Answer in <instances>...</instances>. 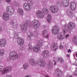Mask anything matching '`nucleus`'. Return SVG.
I'll list each match as a JSON object with an SVG mask.
<instances>
[{"instance_id": "nucleus-2", "label": "nucleus", "mask_w": 77, "mask_h": 77, "mask_svg": "<svg viewBox=\"0 0 77 77\" xmlns=\"http://www.w3.org/2000/svg\"><path fill=\"white\" fill-rule=\"evenodd\" d=\"M31 24V22L29 20H26L25 22H23L20 25V27H21L23 32H26L27 30V26H29Z\"/></svg>"}, {"instance_id": "nucleus-44", "label": "nucleus", "mask_w": 77, "mask_h": 77, "mask_svg": "<svg viewBox=\"0 0 77 77\" xmlns=\"http://www.w3.org/2000/svg\"><path fill=\"white\" fill-rule=\"evenodd\" d=\"M6 77H12V75H7Z\"/></svg>"}, {"instance_id": "nucleus-33", "label": "nucleus", "mask_w": 77, "mask_h": 77, "mask_svg": "<svg viewBox=\"0 0 77 77\" xmlns=\"http://www.w3.org/2000/svg\"><path fill=\"white\" fill-rule=\"evenodd\" d=\"M58 61L60 62L61 63H63L64 62L63 59L62 58H58Z\"/></svg>"}, {"instance_id": "nucleus-26", "label": "nucleus", "mask_w": 77, "mask_h": 77, "mask_svg": "<svg viewBox=\"0 0 77 77\" xmlns=\"http://www.w3.org/2000/svg\"><path fill=\"white\" fill-rule=\"evenodd\" d=\"M47 20L49 23H51V17L50 14H48L46 17Z\"/></svg>"}, {"instance_id": "nucleus-58", "label": "nucleus", "mask_w": 77, "mask_h": 77, "mask_svg": "<svg viewBox=\"0 0 77 77\" xmlns=\"http://www.w3.org/2000/svg\"><path fill=\"white\" fill-rule=\"evenodd\" d=\"M43 27H44V29H45V28H46V27H47V26H43Z\"/></svg>"}, {"instance_id": "nucleus-19", "label": "nucleus", "mask_w": 77, "mask_h": 77, "mask_svg": "<svg viewBox=\"0 0 77 77\" xmlns=\"http://www.w3.org/2000/svg\"><path fill=\"white\" fill-rule=\"evenodd\" d=\"M3 17L4 20L5 21H8L9 20V15L6 12H3Z\"/></svg>"}, {"instance_id": "nucleus-61", "label": "nucleus", "mask_w": 77, "mask_h": 77, "mask_svg": "<svg viewBox=\"0 0 77 77\" xmlns=\"http://www.w3.org/2000/svg\"><path fill=\"white\" fill-rule=\"evenodd\" d=\"M76 60H77V59H76Z\"/></svg>"}, {"instance_id": "nucleus-5", "label": "nucleus", "mask_w": 77, "mask_h": 77, "mask_svg": "<svg viewBox=\"0 0 77 77\" xmlns=\"http://www.w3.org/2000/svg\"><path fill=\"white\" fill-rule=\"evenodd\" d=\"M10 56V58L12 60H16L18 58V55L17 54V53L15 51L11 52L9 54Z\"/></svg>"}, {"instance_id": "nucleus-11", "label": "nucleus", "mask_w": 77, "mask_h": 77, "mask_svg": "<svg viewBox=\"0 0 77 77\" xmlns=\"http://www.w3.org/2000/svg\"><path fill=\"white\" fill-rule=\"evenodd\" d=\"M7 13L10 15H12L14 14V9H12V8L11 6H8L7 8Z\"/></svg>"}, {"instance_id": "nucleus-18", "label": "nucleus", "mask_w": 77, "mask_h": 77, "mask_svg": "<svg viewBox=\"0 0 77 77\" xmlns=\"http://www.w3.org/2000/svg\"><path fill=\"white\" fill-rule=\"evenodd\" d=\"M70 8L72 11H75L76 8V5L74 2H71L70 4Z\"/></svg>"}, {"instance_id": "nucleus-12", "label": "nucleus", "mask_w": 77, "mask_h": 77, "mask_svg": "<svg viewBox=\"0 0 77 77\" xmlns=\"http://www.w3.org/2000/svg\"><path fill=\"white\" fill-rule=\"evenodd\" d=\"M62 3L64 7H68L69 5V0H62Z\"/></svg>"}, {"instance_id": "nucleus-17", "label": "nucleus", "mask_w": 77, "mask_h": 77, "mask_svg": "<svg viewBox=\"0 0 77 77\" xmlns=\"http://www.w3.org/2000/svg\"><path fill=\"white\" fill-rule=\"evenodd\" d=\"M6 41L5 39H0V47H5L6 45Z\"/></svg>"}, {"instance_id": "nucleus-16", "label": "nucleus", "mask_w": 77, "mask_h": 77, "mask_svg": "<svg viewBox=\"0 0 77 77\" xmlns=\"http://www.w3.org/2000/svg\"><path fill=\"white\" fill-rule=\"evenodd\" d=\"M37 17L38 18H42L44 17V14L40 11H38L36 12Z\"/></svg>"}, {"instance_id": "nucleus-42", "label": "nucleus", "mask_w": 77, "mask_h": 77, "mask_svg": "<svg viewBox=\"0 0 77 77\" xmlns=\"http://www.w3.org/2000/svg\"><path fill=\"white\" fill-rule=\"evenodd\" d=\"M0 52H1V53H2V54H4L5 51H4V50H2L0 51Z\"/></svg>"}, {"instance_id": "nucleus-38", "label": "nucleus", "mask_w": 77, "mask_h": 77, "mask_svg": "<svg viewBox=\"0 0 77 77\" xmlns=\"http://www.w3.org/2000/svg\"><path fill=\"white\" fill-rule=\"evenodd\" d=\"M73 75L75 76H77V69L75 70V71L73 72Z\"/></svg>"}, {"instance_id": "nucleus-31", "label": "nucleus", "mask_w": 77, "mask_h": 77, "mask_svg": "<svg viewBox=\"0 0 77 77\" xmlns=\"http://www.w3.org/2000/svg\"><path fill=\"white\" fill-rule=\"evenodd\" d=\"M18 12L20 13V14L22 15L24 13V11L21 8L19 9L18 10Z\"/></svg>"}, {"instance_id": "nucleus-35", "label": "nucleus", "mask_w": 77, "mask_h": 77, "mask_svg": "<svg viewBox=\"0 0 77 77\" xmlns=\"http://www.w3.org/2000/svg\"><path fill=\"white\" fill-rule=\"evenodd\" d=\"M14 39H18V35L17 34V33L14 32Z\"/></svg>"}, {"instance_id": "nucleus-15", "label": "nucleus", "mask_w": 77, "mask_h": 77, "mask_svg": "<svg viewBox=\"0 0 77 77\" xmlns=\"http://www.w3.org/2000/svg\"><path fill=\"white\" fill-rule=\"evenodd\" d=\"M42 54L44 58L46 59V58H47L49 56V52L47 50L44 51L42 53Z\"/></svg>"}, {"instance_id": "nucleus-25", "label": "nucleus", "mask_w": 77, "mask_h": 77, "mask_svg": "<svg viewBox=\"0 0 77 77\" xmlns=\"http://www.w3.org/2000/svg\"><path fill=\"white\" fill-rule=\"evenodd\" d=\"M72 41L75 44L77 45V35L73 36Z\"/></svg>"}, {"instance_id": "nucleus-8", "label": "nucleus", "mask_w": 77, "mask_h": 77, "mask_svg": "<svg viewBox=\"0 0 77 77\" xmlns=\"http://www.w3.org/2000/svg\"><path fill=\"white\" fill-rule=\"evenodd\" d=\"M32 26L35 29H38L39 27L40 24L38 20H33L32 22Z\"/></svg>"}, {"instance_id": "nucleus-29", "label": "nucleus", "mask_w": 77, "mask_h": 77, "mask_svg": "<svg viewBox=\"0 0 77 77\" xmlns=\"http://www.w3.org/2000/svg\"><path fill=\"white\" fill-rule=\"evenodd\" d=\"M23 66L24 69L26 70L29 67V64L27 63H26Z\"/></svg>"}, {"instance_id": "nucleus-60", "label": "nucleus", "mask_w": 77, "mask_h": 77, "mask_svg": "<svg viewBox=\"0 0 77 77\" xmlns=\"http://www.w3.org/2000/svg\"><path fill=\"white\" fill-rule=\"evenodd\" d=\"M76 57H77V53L76 52Z\"/></svg>"}, {"instance_id": "nucleus-4", "label": "nucleus", "mask_w": 77, "mask_h": 77, "mask_svg": "<svg viewBox=\"0 0 77 77\" xmlns=\"http://www.w3.org/2000/svg\"><path fill=\"white\" fill-rule=\"evenodd\" d=\"M11 71H12V67L11 66L6 67L4 69L3 67L0 66V72H2L4 74H6V73Z\"/></svg>"}, {"instance_id": "nucleus-52", "label": "nucleus", "mask_w": 77, "mask_h": 77, "mask_svg": "<svg viewBox=\"0 0 77 77\" xmlns=\"http://www.w3.org/2000/svg\"><path fill=\"white\" fill-rule=\"evenodd\" d=\"M66 77H72V76H69L68 75H67L66 76Z\"/></svg>"}, {"instance_id": "nucleus-6", "label": "nucleus", "mask_w": 77, "mask_h": 77, "mask_svg": "<svg viewBox=\"0 0 77 77\" xmlns=\"http://www.w3.org/2000/svg\"><path fill=\"white\" fill-rule=\"evenodd\" d=\"M60 30V28L58 26H55L52 27V32L54 35H57V34H58Z\"/></svg>"}, {"instance_id": "nucleus-55", "label": "nucleus", "mask_w": 77, "mask_h": 77, "mask_svg": "<svg viewBox=\"0 0 77 77\" xmlns=\"http://www.w3.org/2000/svg\"><path fill=\"white\" fill-rule=\"evenodd\" d=\"M2 60V58L0 57V62H1V61Z\"/></svg>"}, {"instance_id": "nucleus-24", "label": "nucleus", "mask_w": 77, "mask_h": 77, "mask_svg": "<svg viewBox=\"0 0 77 77\" xmlns=\"http://www.w3.org/2000/svg\"><path fill=\"white\" fill-rule=\"evenodd\" d=\"M67 14L68 15V16L70 17L71 18H72L73 17L72 16V12L70 10H68L67 11Z\"/></svg>"}, {"instance_id": "nucleus-43", "label": "nucleus", "mask_w": 77, "mask_h": 77, "mask_svg": "<svg viewBox=\"0 0 77 77\" xmlns=\"http://www.w3.org/2000/svg\"><path fill=\"white\" fill-rule=\"evenodd\" d=\"M14 21L13 20H11L10 23L11 24H14Z\"/></svg>"}, {"instance_id": "nucleus-23", "label": "nucleus", "mask_w": 77, "mask_h": 77, "mask_svg": "<svg viewBox=\"0 0 77 77\" xmlns=\"http://www.w3.org/2000/svg\"><path fill=\"white\" fill-rule=\"evenodd\" d=\"M53 67V64L52 61L49 62L48 64V67L49 69H51Z\"/></svg>"}, {"instance_id": "nucleus-21", "label": "nucleus", "mask_w": 77, "mask_h": 77, "mask_svg": "<svg viewBox=\"0 0 77 77\" xmlns=\"http://www.w3.org/2000/svg\"><path fill=\"white\" fill-rule=\"evenodd\" d=\"M42 35L44 38H48V35L47 30H45L43 31L42 32Z\"/></svg>"}, {"instance_id": "nucleus-22", "label": "nucleus", "mask_w": 77, "mask_h": 77, "mask_svg": "<svg viewBox=\"0 0 77 77\" xmlns=\"http://www.w3.org/2000/svg\"><path fill=\"white\" fill-rule=\"evenodd\" d=\"M29 63L32 65H33L34 66H35L36 65V61L33 59H30L29 61Z\"/></svg>"}, {"instance_id": "nucleus-37", "label": "nucleus", "mask_w": 77, "mask_h": 77, "mask_svg": "<svg viewBox=\"0 0 77 77\" xmlns=\"http://www.w3.org/2000/svg\"><path fill=\"white\" fill-rule=\"evenodd\" d=\"M63 68L64 70H67L68 68V66L66 65H64Z\"/></svg>"}, {"instance_id": "nucleus-30", "label": "nucleus", "mask_w": 77, "mask_h": 77, "mask_svg": "<svg viewBox=\"0 0 77 77\" xmlns=\"http://www.w3.org/2000/svg\"><path fill=\"white\" fill-rule=\"evenodd\" d=\"M38 32L37 31H35L34 32H33V35L34 37H36L37 38L38 36Z\"/></svg>"}, {"instance_id": "nucleus-62", "label": "nucleus", "mask_w": 77, "mask_h": 77, "mask_svg": "<svg viewBox=\"0 0 77 77\" xmlns=\"http://www.w3.org/2000/svg\"><path fill=\"white\" fill-rule=\"evenodd\" d=\"M75 61H76V60H75Z\"/></svg>"}, {"instance_id": "nucleus-49", "label": "nucleus", "mask_w": 77, "mask_h": 77, "mask_svg": "<svg viewBox=\"0 0 77 77\" xmlns=\"http://www.w3.org/2000/svg\"><path fill=\"white\" fill-rule=\"evenodd\" d=\"M60 48L62 49L63 48V46H62V45H60Z\"/></svg>"}, {"instance_id": "nucleus-51", "label": "nucleus", "mask_w": 77, "mask_h": 77, "mask_svg": "<svg viewBox=\"0 0 77 77\" xmlns=\"http://www.w3.org/2000/svg\"><path fill=\"white\" fill-rule=\"evenodd\" d=\"M22 48H23V47H19V48H20V50H22L23 49H22Z\"/></svg>"}, {"instance_id": "nucleus-41", "label": "nucleus", "mask_w": 77, "mask_h": 77, "mask_svg": "<svg viewBox=\"0 0 77 77\" xmlns=\"http://www.w3.org/2000/svg\"><path fill=\"white\" fill-rule=\"evenodd\" d=\"M12 59L11 58V56H10V57H8L7 58V60L8 61H11V60Z\"/></svg>"}, {"instance_id": "nucleus-34", "label": "nucleus", "mask_w": 77, "mask_h": 77, "mask_svg": "<svg viewBox=\"0 0 77 77\" xmlns=\"http://www.w3.org/2000/svg\"><path fill=\"white\" fill-rule=\"evenodd\" d=\"M27 34L29 38H31V36H32L33 35V34H32V33L30 32H28Z\"/></svg>"}, {"instance_id": "nucleus-28", "label": "nucleus", "mask_w": 77, "mask_h": 77, "mask_svg": "<svg viewBox=\"0 0 77 77\" xmlns=\"http://www.w3.org/2000/svg\"><path fill=\"white\" fill-rule=\"evenodd\" d=\"M43 12L45 13V14H47L49 12V10L48 9H46L45 8H43Z\"/></svg>"}, {"instance_id": "nucleus-46", "label": "nucleus", "mask_w": 77, "mask_h": 77, "mask_svg": "<svg viewBox=\"0 0 77 77\" xmlns=\"http://www.w3.org/2000/svg\"><path fill=\"white\" fill-rule=\"evenodd\" d=\"M6 2L8 3H10L11 2V0H6Z\"/></svg>"}, {"instance_id": "nucleus-13", "label": "nucleus", "mask_w": 77, "mask_h": 77, "mask_svg": "<svg viewBox=\"0 0 77 77\" xmlns=\"http://www.w3.org/2000/svg\"><path fill=\"white\" fill-rule=\"evenodd\" d=\"M17 44H18V45H23L24 43V39L20 37H18L17 38Z\"/></svg>"}, {"instance_id": "nucleus-45", "label": "nucleus", "mask_w": 77, "mask_h": 77, "mask_svg": "<svg viewBox=\"0 0 77 77\" xmlns=\"http://www.w3.org/2000/svg\"><path fill=\"white\" fill-rule=\"evenodd\" d=\"M70 36V35L69 34H67L66 35V38H67V37H69Z\"/></svg>"}, {"instance_id": "nucleus-53", "label": "nucleus", "mask_w": 77, "mask_h": 77, "mask_svg": "<svg viewBox=\"0 0 77 77\" xmlns=\"http://www.w3.org/2000/svg\"><path fill=\"white\" fill-rule=\"evenodd\" d=\"M2 31V27L0 26V32H1Z\"/></svg>"}, {"instance_id": "nucleus-50", "label": "nucleus", "mask_w": 77, "mask_h": 77, "mask_svg": "<svg viewBox=\"0 0 77 77\" xmlns=\"http://www.w3.org/2000/svg\"><path fill=\"white\" fill-rule=\"evenodd\" d=\"M67 51H68V53H70V52H71V49H69L68 50H67Z\"/></svg>"}, {"instance_id": "nucleus-14", "label": "nucleus", "mask_w": 77, "mask_h": 77, "mask_svg": "<svg viewBox=\"0 0 77 77\" xmlns=\"http://www.w3.org/2000/svg\"><path fill=\"white\" fill-rule=\"evenodd\" d=\"M23 7L24 9L26 11H29L30 10L31 6L29 3H25L23 5Z\"/></svg>"}, {"instance_id": "nucleus-32", "label": "nucleus", "mask_w": 77, "mask_h": 77, "mask_svg": "<svg viewBox=\"0 0 77 77\" xmlns=\"http://www.w3.org/2000/svg\"><path fill=\"white\" fill-rule=\"evenodd\" d=\"M57 5L58 7L60 8L62 6V4L59 1H57L56 2Z\"/></svg>"}, {"instance_id": "nucleus-36", "label": "nucleus", "mask_w": 77, "mask_h": 77, "mask_svg": "<svg viewBox=\"0 0 77 77\" xmlns=\"http://www.w3.org/2000/svg\"><path fill=\"white\" fill-rule=\"evenodd\" d=\"M14 4L16 6V7H20V4L18 2H14Z\"/></svg>"}, {"instance_id": "nucleus-39", "label": "nucleus", "mask_w": 77, "mask_h": 77, "mask_svg": "<svg viewBox=\"0 0 77 77\" xmlns=\"http://www.w3.org/2000/svg\"><path fill=\"white\" fill-rule=\"evenodd\" d=\"M53 61L54 63V66H56V60H54Z\"/></svg>"}, {"instance_id": "nucleus-57", "label": "nucleus", "mask_w": 77, "mask_h": 77, "mask_svg": "<svg viewBox=\"0 0 77 77\" xmlns=\"http://www.w3.org/2000/svg\"><path fill=\"white\" fill-rule=\"evenodd\" d=\"M66 56L68 57H69V55H68V54H67Z\"/></svg>"}, {"instance_id": "nucleus-48", "label": "nucleus", "mask_w": 77, "mask_h": 77, "mask_svg": "<svg viewBox=\"0 0 77 77\" xmlns=\"http://www.w3.org/2000/svg\"><path fill=\"white\" fill-rule=\"evenodd\" d=\"M4 54H3V53H2V52H0V56H3Z\"/></svg>"}, {"instance_id": "nucleus-1", "label": "nucleus", "mask_w": 77, "mask_h": 77, "mask_svg": "<svg viewBox=\"0 0 77 77\" xmlns=\"http://www.w3.org/2000/svg\"><path fill=\"white\" fill-rule=\"evenodd\" d=\"M42 44H43V41H39L37 42V45H35L33 48L32 46H30V45H29L28 46H29V48L28 50V51H30L32 49L33 51L35 53L39 52L40 50V48L42 47Z\"/></svg>"}, {"instance_id": "nucleus-47", "label": "nucleus", "mask_w": 77, "mask_h": 77, "mask_svg": "<svg viewBox=\"0 0 77 77\" xmlns=\"http://www.w3.org/2000/svg\"><path fill=\"white\" fill-rule=\"evenodd\" d=\"M63 31L65 34V33H66L67 32L65 30V29H63Z\"/></svg>"}, {"instance_id": "nucleus-27", "label": "nucleus", "mask_w": 77, "mask_h": 77, "mask_svg": "<svg viewBox=\"0 0 77 77\" xmlns=\"http://www.w3.org/2000/svg\"><path fill=\"white\" fill-rule=\"evenodd\" d=\"M57 38L58 39H64V37L60 33L58 34Z\"/></svg>"}, {"instance_id": "nucleus-40", "label": "nucleus", "mask_w": 77, "mask_h": 77, "mask_svg": "<svg viewBox=\"0 0 77 77\" xmlns=\"http://www.w3.org/2000/svg\"><path fill=\"white\" fill-rule=\"evenodd\" d=\"M13 28H14V29H15L16 28H17V24H16L15 25H13Z\"/></svg>"}, {"instance_id": "nucleus-9", "label": "nucleus", "mask_w": 77, "mask_h": 77, "mask_svg": "<svg viewBox=\"0 0 77 77\" xmlns=\"http://www.w3.org/2000/svg\"><path fill=\"white\" fill-rule=\"evenodd\" d=\"M55 73L56 77H62L64 74L63 71H61L59 69H56L55 71Z\"/></svg>"}, {"instance_id": "nucleus-3", "label": "nucleus", "mask_w": 77, "mask_h": 77, "mask_svg": "<svg viewBox=\"0 0 77 77\" xmlns=\"http://www.w3.org/2000/svg\"><path fill=\"white\" fill-rule=\"evenodd\" d=\"M75 26L73 22H69L67 25H65L64 26V28L69 33L71 32V30L74 29L75 28Z\"/></svg>"}, {"instance_id": "nucleus-20", "label": "nucleus", "mask_w": 77, "mask_h": 77, "mask_svg": "<svg viewBox=\"0 0 77 77\" xmlns=\"http://www.w3.org/2000/svg\"><path fill=\"white\" fill-rule=\"evenodd\" d=\"M57 45L55 43H52L51 45V48L52 51H55L57 49Z\"/></svg>"}, {"instance_id": "nucleus-7", "label": "nucleus", "mask_w": 77, "mask_h": 77, "mask_svg": "<svg viewBox=\"0 0 77 77\" xmlns=\"http://www.w3.org/2000/svg\"><path fill=\"white\" fill-rule=\"evenodd\" d=\"M37 63L42 67H44L45 65V63L44 62V60L42 58L38 59L37 61Z\"/></svg>"}, {"instance_id": "nucleus-56", "label": "nucleus", "mask_w": 77, "mask_h": 77, "mask_svg": "<svg viewBox=\"0 0 77 77\" xmlns=\"http://www.w3.org/2000/svg\"><path fill=\"white\" fill-rule=\"evenodd\" d=\"M73 65H77V63H75L74 64H73Z\"/></svg>"}, {"instance_id": "nucleus-10", "label": "nucleus", "mask_w": 77, "mask_h": 77, "mask_svg": "<svg viewBox=\"0 0 77 77\" xmlns=\"http://www.w3.org/2000/svg\"><path fill=\"white\" fill-rule=\"evenodd\" d=\"M50 10L52 13H57V12H58L59 8L56 6H52L50 7Z\"/></svg>"}, {"instance_id": "nucleus-59", "label": "nucleus", "mask_w": 77, "mask_h": 77, "mask_svg": "<svg viewBox=\"0 0 77 77\" xmlns=\"http://www.w3.org/2000/svg\"><path fill=\"white\" fill-rule=\"evenodd\" d=\"M2 3V1H1V0H0V4Z\"/></svg>"}, {"instance_id": "nucleus-54", "label": "nucleus", "mask_w": 77, "mask_h": 77, "mask_svg": "<svg viewBox=\"0 0 77 77\" xmlns=\"http://www.w3.org/2000/svg\"><path fill=\"white\" fill-rule=\"evenodd\" d=\"M24 77H30V76L29 75H26Z\"/></svg>"}]
</instances>
